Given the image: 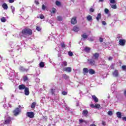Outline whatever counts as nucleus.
Listing matches in <instances>:
<instances>
[{
    "label": "nucleus",
    "mask_w": 126,
    "mask_h": 126,
    "mask_svg": "<svg viewBox=\"0 0 126 126\" xmlns=\"http://www.w3.org/2000/svg\"><path fill=\"white\" fill-rule=\"evenodd\" d=\"M22 34H23V35H32L33 34V32H32V30H31V29L30 28H26L23 29L22 31L21 32Z\"/></svg>",
    "instance_id": "1"
},
{
    "label": "nucleus",
    "mask_w": 126,
    "mask_h": 126,
    "mask_svg": "<svg viewBox=\"0 0 126 126\" xmlns=\"http://www.w3.org/2000/svg\"><path fill=\"white\" fill-rule=\"evenodd\" d=\"M21 106L19 105L18 107H17L15 109V110L13 111V113L14 114V116L15 117L18 116L19 114L21 113V109H20V107Z\"/></svg>",
    "instance_id": "2"
},
{
    "label": "nucleus",
    "mask_w": 126,
    "mask_h": 126,
    "mask_svg": "<svg viewBox=\"0 0 126 126\" xmlns=\"http://www.w3.org/2000/svg\"><path fill=\"white\" fill-rule=\"evenodd\" d=\"M88 63L90 65H92V66H94L96 65V61H95V60L93 59H88Z\"/></svg>",
    "instance_id": "3"
},
{
    "label": "nucleus",
    "mask_w": 126,
    "mask_h": 126,
    "mask_svg": "<svg viewBox=\"0 0 126 126\" xmlns=\"http://www.w3.org/2000/svg\"><path fill=\"white\" fill-rule=\"evenodd\" d=\"M27 116L28 118H30V119H32L34 118L35 116V114L33 112H28L27 113Z\"/></svg>",
    "instance_id": "4"
},
{
    "label": "nucleus",
    "mask_w": 126,
    "mask_h": 126,
    "mask_svg": "<svg viewBox=\"0 0 126 126\" xmlns=\"http://www.w3.org/2000/svg\"><path fill=\"white\" fill-rule=\"evenodd\" d=\"M9 124H11V118L10 117H7L3 123L4 125H9Z\"/></svg>",
    "instance_id": "5"
},
{
    "label": "nucleus",
    "mask_w": 126,
    "mask_h": 126,
    "mask_svg": "<svg viewBox=\"0 0 126 126\" xmlns=\"http://www.w3.org/2000/svg\"><path fill=\"white\" fill-rule=\"evenodd\" d=\"M76 17H73L71 20V23L73 25H75L77 23V20L76 19Z\"/></svg>",
    "instance_id": "6"
},
{
    "label": "nucleus",
    "mask_w": 126,
    "mask_h": 126,
    "mask_svg": "<svg viewBox=\"0 0 126 126\" xmlns=\"http://www.w3.org/2000/svg\"><path fill=\"white\" fill-rule=\"evenodd\" d=\"M126 41L125 40V39H119V45L120 46H125V45H126Z\"/></svg>",
    "instance_id": "7"
},
{
    "label": "nucleus",
    "mask_w": 126,
    "mask_h": 126,
    "mask_svg": "<svg viewBox=\"0 0 126 126\" xmlns=\"http://www.w3.org/2000/svg\"><path fill=\"white\" fill-rule=\"evenodd\" d=\"M63 71H66V72H71V67H66L63 68Z\"/></svg>",
    "instance_id": "8"
},
{
    "label": "nucleus",
    "mask_w": 126,
    "mask_h": 126,
    "mask_svg": "<svg viewBox=\"0 0 126 126\" xmlns=\"http://www.w3.org/2000/svg\"><path fill=\"white\" fill-rule=\"evenodd\" d=\"M99 56L100 54H99V53H95L93 54V57L94 58V60H96V61H98Z\"/></svg>",
    "instance_id": "9"
},
{
    "label": "nucleus",
    "mask_w": 126,
    "mask_h": 126,
    "mask_svg": "<svg viewBox=\"0 0 126 126\" xmlns=\"http://www.w3.org/2000/svg\"><path fill=\"white\" fill-rule=\"evenodd\" d=\"M18 88L19 90H24L26 88V87L25 86V85L21 84L18 86Z\"/></svg>",
    "instance_id": "10"
},
{
    "label": "nucleus",
    "mask_w": 126,
    "mask_h": 126,
    "mask_svg": "<svg viewBox=\"0 0 126 126\" xmlns=\"http://www.w3.org/2000/svg\"><path fill=\"white\" fill-rule=\"evenodd\" d=\"M24 92H25V94H26V96H28V95L30 94V92H29V88L26 87V88L25 89Z\"/></svg>",
    "instance_id": "11"
},
{
    "label": "nucleus",
    "mask_w": 126,
    "mask_h": 126,
    "mask_svg": "<svg viewBox=\"0 0 126 126\" xmlns=\"http://www.w3.org/2000/svg\"><path fill=\"white\" fill-rule=\"evenodd\" d=\"M82 115L85 116L86 118H87L88 117V111L86 109H85L82 112Z\"/></svg>",
    "instance_id": "12"
},
{
    "label": "nucleus",
    "mask_w": 126,
    "mask_h": 126,
    "mask_svg": "<svg viewBox=\"0 0 126 126\" xmlns=\"http://www.w3.org/2000/svg\"><path fill=\"white\" fill-rule=\"evenodd\" d=\"M112 74L113 76H115V77H118V76H119V71L118 70H115Z\"/></svg>",
    "instance_id": "13"
},
{
    "label": "nucleus",
    "mask_w": 126,
    "mask_h": 126,
    "mask_svg": "<svg viewBox=\"0 0 126 126\" xmlns=\"http://www.w3.org/2000/svg\"><path fill=\"white\" fill-rule=\"evenodd\" d=\"M92 97L95 103H98V102H99V99L95 95H92Z\"/></svg>",
    "instance_id": "14"
},
{
    "label": "nucleus",
    "mask_w": 126,
    "mask_h": 126,
    "mask_svg": "<svg viewBox=\"0 0 126 126\" xmlns=\"http://www.w3.org/2000/svg\"><path fill=\"white\" fill-rule=\"evenodd\" d=\"M73 30L74 32H78L79 31V28L77 26H75L73 28Z\"/></svg>",
    "instance_id": "15"
},
{
    "label": "nucleus",
    "mask_w": 126,
    "mask_h": 126,
    "mask_svg": "<svg viewBox=\"0 0 126 126\" xmlns=\"http://www.w3.org/2000/svg\"><path fill=\"white\" fill-rule=\"evenodd\" d=\"M2 7H3V9H7L8 8V6H7V4L5 3H4L2 5Z\"/></svg>",
    "instance_id": "16"
},
{
    "label": "nucleus",
    "mask_w": 126,
    "mask_h": 126,
    "mask_svg": "<svg viewBox=\"0 0 126 126\" xmlns=\"http://www.w3.org/2000/svg\"><path fill=\"white\" fill-rule=\"evenodd\" d=\"M19 70L20 71H22V72H24V71H27V69H26L23 66H21L19 68Z\"/></svg>",
    "instance_id": "17"
},
{
    "label": "nucleus",
    "mask_w": 126,
    "mask_h": 126,
    "mask_svg": "<svg viewBox=\"0 0 126 126\" xmlns=\"http://www.w3.org/2000/svg\"><path fill=\"white\" fill-rule=\"evenodd\" d=\"M89 72V69L87 68H83V73L84 74H86V73H88Z\"/></svg>",
    "instance_id": "18"
},
{
    "label": "nucleus",
    "mask_w": 126,
    "mask_h": 126,
    "mask_svg": "<svg viewBox=\"0 0 126 126\" xmlns=\"http://www.w3.org/2000/svg\"><path fill=\"white\" fill-rule=\"evenodd\" d=\"M117 117L118 119H122V113L120 112H117L116 113Z\"/></svg>",
    "instance_id": "19"
},
{
    "label": "nucleus",
    "mask_w": 126,
    "mask_h": 126,
    "mask_svg": "<svg viewBox=\"0 0 126 126\" xmlns=\"http://www.w3.org/2000/svg\"><path fill=\"white\" fill-rule=\"evenodd\" d=\"M36 102L34 101L32 103V105L31 106V109H35V107L36 106Z\"/></svg>",
    "instance_id": "20"
},
{
    "label": "nucleus",
    "mask_w": 126,
    "mask_h": 126,
    "mask_svg": "<svg viewBox=\"0 0 126 126\" xmlns=\"http://www.w3.org/2000/svg\"><path fill=\"white\" fill-rule=\"evenodd\" d=\"M81 37L83 38V39H87V38H88V35H87L86 33H84L81 35Z\"/></svg>",
    "instance_id": "21"
},
{
    "label": "nucleus",
    "mask_w": 126,
    "mask_h": 126,
    "mask_svg": "<svg viewBox=\"0 0 126 126\" xmlns=\"http://www.w3.org/2000/svg\"><path fill=\"white\" fill-rule=\"evenodd\" d=\"M89 72L90 74H95V70H94L93 69H90L89 70Z\"/></svg>",
    "instance_id": "22"
},
{
    "label": "nucleus",
    "mask_w": 126,
    "mask_h": 126,
    "mask_svg": "<svg viewBox=\"0 0 126 126\" xmlns=\"http://www.w3.org/2000/svg\"><path fill=\"white\" fill-rule=\"evenodd\" d=\"M91 50V48L89 47H85L84 49V51H85V52H86V53H90V50Z\"/></svg>",
    "instance_id": "23"
},
{
    "label": "nucleus",
    "mask_w": 126,
    "mask_h": 126,
    "mask_svg": "<svg viewBox=\"0 0 126 126\" xmlns=\"http://www.w3.org/2000/svg\"><path fill=\"white\" fill-rule=\"evenodd\" d=\"M96 19L97 21H99V20H100V19H101V13H99L97 14V16L96 17Z\"/></svg>",
    "instance_id": "24"
},
{
    "label": "nucleus",
    "mask_w": 126,
    "mask_h": 126,
    "mask_svg": "<svg viewBox=\"0 0 126 126\" xmlns=\"http://www.w3.org/2000/svg\"><path fill=\"white\" fill-rule=\"evenodd\" d=\"M23 78L24 82H26V81H28V80H29L27 76H24Z\"/></svg>",
    "instance_id": "25"
},
{
    "label": "nucleus",
    "mask_w": 126,
    "mask_h": 126,
    "mask_svg": "<svg viewBox=\"0 0 126 126\" xmlns=\"http://www.w3.org/2000/svg\"><path fill=\"white\" fill-rule=\"evenodd\" d=\"M87 19L88 21H92V17L91 16V15H89L87 17Z\"/></svg>",
    "instance_id": "26"
},
{
    "label": "nucleus",
    "mask_w": 126,
    "mask_h": 126,
    "mask_svg": "<svg viewBox=\"0 0 126 126\" xmlns=\"http://www.w3.org/2000/svg\"><path fill=\"white\" fill-rule=\"evenodd\" d=\"M63 78H64V79H68V78H69V76H68L67 75H66V74H64L63 75Z\"/></svg>",
    "instance_id": "27"
},
{
    "label": "nucleus",
    "mask_w": 126,
    "mask_h": 126,
    "mask_svg": "<svg viewBox=\"0 0 126 126\" xmlns=\"http://www.w3.org/2000/svg\"><path fill=\"white\" fill-rule=\"evenodd\" d=\"M40 67H45V63L44 62H41L39 63Z\"/></svg>",
    "instance_id": "28"
},
{
    "label": "nucleus",
    "mask_w": 126,
    "mask_h": 126,
    "mask_svg": "<svg viewBox=\"0 0 126 126\" xmlns=\"http://www.w3.org/2000/svg\"><path fill=\"white\" fill-rule=\"evenodd\" d=\"M57 20L58 21H63V17H62L61 16H58L57 17Z\"/></svg>",
    "instance_id": "29"
},
{
    "label": "nucleus",
    "mask_w": 126,
    "mask_h": 126,
    "mask_svg": "<svg viewBox=\"0 0 126 126\" xmlns=\"http://www.w3.org/2000/svg\"><path fill=\"white\" fill-rule=\"evenodd\" d=\"M61 45L62 49H64V48H65V44H64V42H62L61 43Z\"/></svg>",
    "instance_id": "30"
},
{
    "label": "nucleus",
    "mask_w": 126,
    "mask_h": 126,
    "mask_svg": "<svg viewBox=\"0 0 126 126\" xmlns=\"http://www.w3.org/2000/svg\"><path fill=\"white\" fill-rule=\"evenodd\" d=\"M1 22H5V21H6V19H5V18L4 17H2L1 18Z\"/></svg>",
    "instance_id": "31"
},
{
    "label": "nucleus",
    "mask_w": 126,
    "mask_h": 126,
    "mask_svg": "<svg viewBox=\"0 0 126 126\" xmlns=\"http://www.w3.org/2000/svg\"><path fill=\"white\" fill-rule=\"evenodd\" d=\"M111 8H113V9H117V5L113 4L111 5Z\"/></svg>",
    "instance_id": "32"
},
{
    "label": "nucleus",
    "mask_w": 126,
    "mask_h": 126,
    "mask_svg": "<svg viewBox=\"0 0 126 126\" xmlns=\"http://www.w3.org/2000/svg\"><path fill=\"white\" fill-rule=\"evenodd\" d=\"M36 30H37V31H38V32H40L41 30V28L39 26H37L36 27Z\"/></svg>",
    "instance_id": "33"
},
{
    "label": "nucleus",
    "mask_w": 126,
    "mask_h": 126,
    "mask_svg": "<svg viewBox=\"0 0 126 126\" xmlns=\"http://www.w3.org/2000/svg\"><path fill=\"white\" fill-rule=\"evenodd\" d=\"M94 108H95V109H99V108H100V105L99 104H95Z\"/></svg>",
    "instance_id": "34"
},
{
    "label": "nucleus",
    "mask_w": 126,
    "mask_h": 126,
    "mask_svg": "<svg viewBox=\"0 0 126 126\" xmlns=\"http://www.w3.org/2000/svg\"><path fill=\"white\" fill-rule=\"evenodd\" d=\"M68 54L69 57H72L73 56V53L71 51H69Z\"/></svg>",
    "instance_id": "35"
},
{
    "label": "nucleus",
    "mask_w": 126,
    "mask_h": 126,
    "mask_svg": "<svg viewBox=\"0 0 126 126\" xmlns=\"http://www.w3.org/2000/svg\"><path fill=\"white\" fill-rule=\"evenodd\" d=\"M11 9L12 10V12L13 13L15 11V7H13V6H11Z\"/></svg>",
    "instance_id": "36"
},
{
    "label": "nucleus",
    "mask_w": 126,
    "mask_h": 126,
    "mask_svg": "<svg viewBox=\"0 0 126 126\" xmlns=\"http://www.w3.org/2000/svg\"><path fill=\"white\" fill-rule=\"evenodd\" d=\"M63 65L64 66H67V62H66V61L63 62Z\"/></svg>",
    "instance_id": "37"
},
{
    "label": "nucleus",
    "mask_w": 126,
    "mask_h": 126,
    "mask_svg": "<svg viewBox=\"0 0 126 126\" xmlns=\"http://www.w3.org/2000/svg\"><path fill=\"white\" fill-rule=\"evenodd\" d=\"M56 5H58L59 6L61 5V2L57 0L56 1Z\"/></svg>",
    "instance_id": "38"
},
{
    "label": "nucleus",
    "mask_w": 126,
    "mask_h": 126,
    "mask_svg": "<svg viewBox=\"0 0 126 126\" xmlns=\"http://www.w3.org/2000/svg\"><path fill=\"white\" fill-rule=\"evenodd\" d=\"M55 92H56V90L54 89H51V93L52 95H54V94H55Z\"/></svg>",
    "instance_id": "39"
},
{
    "label": "nucleus",
    "mask_w": 126,
    "mask_h": 126,
    "mask_svg": "<svg viewBox=\"0 0 126 126\" xmlns=\"http://www.w3.org/2000/svg\"><path fill=\"white\" fill-rule=\"evenodd\" d=\"M39 18H40V19H45V16L41 14L39 15Z\"/></svg>",
    "instance_id": "40"
},
{
    "label": "nucleus",
    "mask_w": 126,
    "mask_h": 126,
    "mask_svg": "<svg viewBox=\"0 0 126 126\" xmlns=\"http://www.w3.org/2000/svg\"><path fill=\"white\" fill-rule=\"evenodd\" d=\"M46 8H47V7L44 4H43L42 7V9L43 10H46Z\"/></svg>",
    "instance_id": "41"
},
{
    "label": "nucleus",
    "mask_w": 126,
    "mask_h": 126,
    "mask_svg": "<svg viewBox=\"0 0 126 126\" xmlns=\"http://www.w3.org/2000/svg\"><path fill=\"white\" fill-rule=\"evenodd\" d=\"M79 123L80 124H82V123H86V121L83 120V119H80L79 120Z\"/></svg>",
    "instance_id": "42"
},
{
    "label": "nucleus",
    "mask_w": 126,
    "mask_h": 126,
    "mask_svg": "<svg viewBox=\"0 0 126 126\" xmlns=\"http://www.w3.org/2000/svg\"><path fill=\"white\" fill-rule=\"evenodd\" d=\"M108 115L109 116H112L113 115V112H112L111 111H109L108 112Z\"/></svg>",
    "instance_id": "43"
},
{
    "label": "nucleus",
    "mask_w": 126,
    "mask_h": 126,
    "mask_svg": "<svg viewBox=\"0 0 126 126\" xmlns=\"http://www.w3.org/2000/svg\"><path fill=\"white\" fill-rule=\"evenodd\" d=\"M110 3H116V0H110Z\"/></svg>",
    "instance_id": "44"
},
{
    "label": "nucleus",
    "mask_w": 126,
    "mask_h": 126,
    "mask_svg": "<svg viewBox=\"0 0 126 126\" xmlns=\"http://www.w3.org/2000/svg\"><path fill=\"white\" fill-rule=\"evenodd\" d=\"M52 13H56V9L55 8H52Z\"/></svg>",
    "instance_id": "45"
},
{
    "label": "nucleus",
    "mask_w": 126,
    "mask_h": 126,
    "mask_svg": "<svg viewBox=\"0 0 126 126\" xmlns=\"http://www.w3.org/2000/svg\"><path fill=\"white\" fill-rule=\"evenodd\" d=\"M104 11H105V13H106V14L109 13V9H108L107 8H105L104 9Z\"/></svg>",
    "instance_id": "46"
},
{
    "label": "nucleus",
    "mask_w": 126,
    "mask_h": 126,
    "mask_svg": "<svg viewBox=\"0 0 126 126\" xmlns=\"http://www.w3.org/2000/svg\"><path fill=\"white\" fill-rule=\"evenodd\" d=\"M90 12H94V9L93 8H91L90 9Z\"/></svg>",
    "instance_id": "47"
},
{
    "label": "nucleus",
    "mask_w": 126,
    "mask_h": 126,
    "mask_svg": "<svg viewBox=\"0 0 126 126\" xmlns=\"http://www.w3.org/2000/svg\"><path fill=\"white\" fill-rule=\"evenodd\" d=\"M62 94L63 95H67V93H66V92L63 91L62 92Z\"/></svg>",
    "instance_id": "48"
},
{
    "label": "nucleus",
    "mask_w": 126,
    "mask_h": 126,
    "mask_svg": "<svg viewBox=\"0 0 126 126\" xmlns=\"http://www.w3.org/2000/svg\"><path fill=\"white\" fill-rule=\"evenodd\" d=\"M122 69H123V70H125V69H126V65H123L122 66Z\"/></svg>",
    "instance_id": "49"
},
{
    "label": "nucleus",
    "mask_w": 126,
    "mask_h": 126,
    "mask_svg": "<svg viewBox=\"0 0 126 126\" xmlns=\"http://www.w3.org/2000/svg\"><path fill=\"white\" fill-rule=\"evenodd\" d=\"M88 40L90 41V42H93V41H94V39H93L92 38H88Z\"/></svg>",
    "instance_id": "50"
},
{
    "label": "nucleus",
    "mask_w": 126,
    "mask_h": 126,
    "mask_svg": "<svg viewBox=\"0 0 126 126\" xmlns=\"http://www.w3.org/2000/svg\"><path fill=\"white\" fill-rule=\"evenodd\" d=\"M102 24L103 25H107V23H106V22H105V21H103L102 22Z\"/></svg>",
    "instance_id": "51"
},
{
    "label": "nucleus",
    "mask_w": 126,
    "mask_h": 126,
    "mask_svg": "<svg viewBox=\"0 0 126 126\" xmlns=\"http://www.w3.org/2000/svg\"><path fill=\"white\" fill-rule=\"evenodd\" d=\"M103 38L102 37H99V42H100V43L103 42Z\"/></svg>",
    "instance_id": "52"
},
{
    "label": "nucleus",
    "mask_w": 126,
    "mask_h": 126,
    "mask_svg": "<svg viewBox=\"0 0 126 126\" xmlns=\"http://www.w3.org/2000/svg\"><path fill=\"white\" fill-rule=\"evenodd\" d=\"M9 0V3H12L14 2L15 0Z\"/></svg>",
    "instance_id": "53"
},
{
    "label": "nucleus",
    "mask_w": 126,
    "mask_h": 126,
    "mask_svg": "<svg viewBox=\"0 0 126 126\" xmlns=\"http://www.w3.org/2000/svg\"><path fill=\"white\" fill-rule=\"evenodd\" d=\"M102 126H106V122H105L104 121H102Z\"/></svg>",
    "instance_id": "54"
},
{
    "label": "nucleus",
    "mask_w": 126,
    "mask_h": 126,
    "mask_svg": "<svg viewBox=\"0 0 126 126\" xmlns=\"http://www.w3.org/2000/svg\"><path fill=\"white\" fill-rule=\"evenodd\" d=\"M112 60H113V57H109L108 58V61H112Z\"/></svg>",
    "instance_id": "55"
},
{
    "label": "nucleus",
    "mask_w": 126,
    "mask_h": 126,
    "mask_svg": "<svg viewBox=\"0 0 126 126\" xmlns=\"http://www.w3.org/2000/svg\"><path fill=\"white\" fill-rule=\"evenodd\" d=\"M91 108H95V105L92 104H91Z\"/></svg>",
    "instance_id": "56"
},
{
    "label": "nucleus",
    "mask_w": 126,
    "mask_h": 126,
    "mask_svg": "<svg viewBox=\"0 0 126 126\" xmlns=\"http://www.w3.org/2000/svg\"><path fill=\"white\" fill-rule=\"evenodd\" d=\"M34 2L35 3H36V4H39V3L38 0H35Z\"/></svg>",
    "instance_id": "57"
},
{
    "label": "nucleus",
    "mask_w": 126,
    "mask_h": 126,
    "mask_svg": "<svg viewBox=\"0 0 126 126\" xmlns=\"http://www.w3.org/2000/svg\"><path fill=\"white\" fill-rule=\"evenodd\" d=\"M90 126H96L94 124H91Z\"/></svg>",
    "instance_id": "58"
},
{
    "label": "nucleus",
    "mask_w": 126,
    "mask_h": 126,
    "mask_svg": "<svg viewBox=\"0 0 126 126\" xmlns=\"http://www.w3.org/2000/svg\"><path fill=\"white\" fill-rule=\"evenodd\" d=\"M99 1L103 2L104 1V0H99Z\"/></svg>",
    "instance_id": "59"
}]
</instances>
